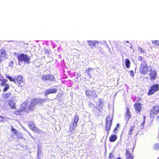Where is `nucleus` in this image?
<instances>
[{"mask_svg": "<svg viewBox=\"0 0 159 159\" xmlns=\"http://www.w3.org/2000/svg\"><path fill=\"white\" fill-rule=\"evenodd\" d=\"M9 88V86L8 84H7L5 86V87L3 89V91L4 92L7 91Z\"/></svg>", "mask_w": 159, "mask_h": 159, "instance_id": "obj_29", "label": "nucleus"}, {"mask_svg": "<svg viewBox=\"0 0 159 159\" xmlns=\"http://www.w3.org/2000/svg\"><path fill=\"white\" fill-rule=\"evenodd\" d=\"M6 51L4 49H0V63L6 58Z\"/></svg>", "mask_w": 159, "mask_h": 159, "instance_id": "obj_12", "label": "nucleus"}, {"mask_svg": "<svg viewBox=\"0 0 159 159\" xmlns=\"http://www.w3.org/2000/svg\"><path fill=\"white\" fill-rule=\"evenodd\" d=\"M17 58L19 62H24L27 64L30 63V57L27 54L20 53L17 56Z\"/></svg>", "mask_w": 159, "mask_h": 159, "instance_id": "obj_3", "label": "nucleus"}, {"mask_svg": "<svg viewBox=\"0 0 159 159\" xmlns=\"http://www.w3.org/2000/svg\"><path fill=\"white\" fill-rule=\"evenodd\" d=\"M117 139V136L115 135H113L110 136L109 140L111 142H113L116 141Z\"/></svg>", "mask_w": 159, "mask_h": 159, "instance_id": "obj_20", "label": "nucleus"}, {"mask_svg": "<svg viewBox=\"0 0 159 159\" xmlns=\"http://www.w3.org/2000/svg\"><path fill=\"white\" fill-rule=\"evenodd\" d=\"M134 107L135 110L137 112H139V103H136L134 105Z\"/></svg>", "mask_w": 159, "mask_h": 159, "instance_id": "obj_24", "label": "nucleus"}, {"mask_svg": "<svg viewBox=\"0 0 159 159\" xmlns=\"http://www.w3.org/2000/svg\"><path fill=\"white\" fill-rule=\"evenodd\" d=\"M12 63L13 64V61H12Z\"/></svg>", "mask_w": 159, "mask_h": 159, "instance_id": "obj_42", "label": "nucleus"}, {"mask_svg": "<svg viewBox=\"0 0 159 159\" xmlns=\"http://www.w3.org/2000/svg\"><path fill=\"white\" fill-rule=\"evenodd\" d=\"M159 112V107L154 106L150 111V116L151 118H153L156 116Z\"/></svg>", "mask_w": 159, "mask_h": 159, "instance_id": "obj_6", "label": "nucleus"}, {"mask_svg": "<svg viewBox=\"0 0 159 159\" xmlns=\"http://www.w3.org/2000/svg\"><path fill=\"white\" fill-rule=\"evenodd\" d=\"M11 95L10 93H7L4 94L3 97L5 98H7L10 97Z\"/></svg>", "mask_w": 159, "mask_h": 159, "instance_id": "obj_30", "label": "nucleus"}, {"mask_svg": "<svg viewBox=\"0 0 159 159\" xmlns=\"http://www.w3.org/2000/svg\"><path fill=\"white\" fill-rule=\"evenodd\" d=\"M117 159H122L120 157H117Z\"/></svg>", "mask_w": 159, "mask_h": 159, "instance_id": "obj_39", "label": "nucleus"}, {"mask_svg": "<svg viewBox=\"0 0 159 159\" xmlns=\"http://www.w3.org/2000/svg\"><path fill=\"white\" fill-rule=\"evenodd\" d=\"M85 93L86 95L89 97L92 96L95 98H97L98 97V95L94 90H88L86 91Z\"/></svg>", "mask_w": 159, "mask_h": 159, "instance_id": "obj_11", "label": "nucleus"}, {"mask_svg": "<svg viewBox=\"0 0 159 159\" xmlns=\"http://www.w3.org/2000/svg\"><path fill=\"white\" fill-rule=\"evenodd\" d=\"M2 82L0 83V85L2 86H4L6 85L7 84L6 83L7 82V80L6 79H4L2 80Z\"/></svg>", "mask_w": 159, "mask_h": 159, "instance_id": "obj_27", "label": "nucleus"}, {"mask_svg": "<svg viewBox=\"0 0 159 159\" xmlns=\"http://www.w3.org/2000/svg\"><path fill=\"white\" fill-rule=\"evenodd\" d=\"M125 42H126V43H129V41H126Z\"/></svg>", "mask_w": 159, "mask_h": 159, "instance_id": "obj_41", "label": "nucleus"}, {"mask_svg": "<svg viewBox=\"0 0 159 159\" xmlns=\"http://www.w3.org/2000/svg\"><path fill=\"white\" fill-rule=\"evenodd\" d=\"M131 114L129 111V108L127 107L126 109V112L125 114V118L127 120H129L131 117Z\"/></svg>", "mask_w": 159, "mask_h": 159, "instance_id": "obj_14", "label": "nucleus"}, {"mask_svg": "<svg viewBox=\"0 0 159 159\" xmlns=\"http://www.w3.org/2000/svg\"><path fill=\"white\" fill-rule=\"evenodd\" d=\"M156 120L158 121L159 122V115L157 117Z\"/></svg>", "mask_w": 159, "mask_h": 159, "instance_id": "obj_38", "label": "nucleus"}, {"mask_svg": "<svg viewBox=\"0 0 159 159\" xmlns=\"http://www.w3.org/2000/svg\"><path fill=\"white\" fill-rule=\"evenodd\" d=\"M150 79L151 80H154L157 76L156 72L154 71H151L150 74Z\"/></svg>", "mask_w": 159, "mask_h": 159, "instance_id": "obj_16", "label": "nucleus"}, {"mask_svg": "<svg viewBox=\"0 0 159 159\" xmlns=\"http://www.w3.org/2000/svg\"><path fill=\"white\" fill-rule=\"evenodd\" d=\"M140 50L141 52H142V53H144L145 52V51L144 50H143L141 48H140Z\"/></svg>", "mask_w": 159, "mask_h": 159, "instance_id": "obj_36", "label": "nucleus"}, {"mask_svg": "<svg viewBox=\"0 0 159 159\" xmlns=\"http://www.w3.org/2000/svg\"><path fill=\"white\" fill-rule=\"evenodd\" d=\"M108 158L109 159H116V157L113 153H110L109 155Z\"/></svg>", "mask_w": 159, "mask_h": 159, "instance_id": "obj_26", "label": "nucleus"}, {"mask_svg": "<svg viewBox=\"0 0 159 159\" xmlns=\"http://www.w3.org/2000/svg\"><path fill=\"white\" fill-rule=\"evenodd\" d=\"M8 105L10 107L11 109H16V103L12 100H10L8 102Z\"/></svg>", "mask_w": 159, "mask_h": 159, "instance_id": "obj_18", "label": "nucleus"}, {"mask_svg": "<svg viewBox=\"0 0 159 159\" xmlns=\"http://www.w3.org/2000/svg\"><path fill=\"white\" fill-rule=\"evenodd\" d=\"M159 85L158 84H154L151 86L148 91V94L151 95L154 94L159 90Z\"/></svg>", "mask_w": 159, "mask_h": 159, "instance_id": "obj_4", "label": "nucleus"}, {"mask_svg": "<svg viewBox=\"0 0 159 159\" xmlns=\"http://www.w3.org/2000/svg\"><path fill=\"white\" fill-rule=\"evenodd\" d=\"M57 89L56 88L50 89L47 90L45 92V95L47 96L50 94L55 93L57 92Z\"/></svg>", "mask_w": 159, "mask_h": 159, "instance_id": "obj_13", "label": "nucleus"}, {"mask_svg": "<svg viewBox=\"0 0 159 159\" xmlns=\"http://www.w3.org/2000/svg\"><path fill=\"white\" fill-rule=\"evenodd\" d=\"M93 68H89L85 70V71L87 73V75L90 78H92V75L93 73Z\"/></svg>", "mask_w": 159, "mask_h": 159, "instance_id": "obj_17", "label": "nucleus"}, {"mask_svg": "<svg viewBox=\"0 0 159 159\" xmlns=\"http://www.w3.org/2000/svg\"><path fill=\"white\" fill-rule=\"evenodd\" d=\"M152 43L156 45H159V40H153L152 41Z\"/></svg>", "mask_w": 159, "mask_h": 159, "instance_id": "obj_31", "label": "nucleus"}, {"mask_svg": "<svg viewBox=\"0 0 159 159\" xmlns=\"http://www.w3.org/2000/svg\"><path fill=\"white\" fill-rule=\"evenodd\" d=\"M46 100V99H41L34 98L33 99L31 102L30 103V105L28 107V109L27 110V112H28L30 111H32L36 107V105L39 103H41L43 102H44Z\"/></svg>", "mask_w": 159, "mask_h": 159, "instance_id": "obj_1", "label": "nucleus"}, {"mask_svg": "<svg viewBox=\"0 0 159 159\" xmlns=\"http://www.w3.org/2000/svg\"><path fill=\"white\" fill-rule=\"evenodd\" d=\"M154 149L155 150L158 149H159V144H156L154 145Z\"/></svg>", "mask_w": 159, "mask_h": 159, "instance_id": "obj_32", "label": "nucleus"}, {"mask_svg": "<svg viewBox=\"0 0 159 159\" xmlns=\"http://www.w3.org/2000/svg\"><path fill=\"white\" fill-rule=\"evenodd\" d=\"M118 132V130H114L113 132L115 133H117Z\"/></svg>", "mask_w": 159, "mask_h": 159, "instance_id": "obj_37", "label": "nucleus"}, {"mask_svg": "<svg viewBox=\"0 0 159 159\" xmlns=\"http://www.w3.org/2000/svg\"><path fill=\"white\" fill-rule=\"evenodd\" d=\"M79 116L75 114L74 117L73 121H72V124L70 125V129H75L77 125V123L79 120Z\"/></svg>", "mask_w": 159, "mask_h": 159, "instance_id": "obj_10", "label": "nucleus"}, {"mask_svg": "<svg viewBox=\"0 0 159 159\" xmlns=\"http://www.w3.org/2000/svg\"><path fill=\"white\" fill-rule=\"evenodd\" d=\"M133 152V148H127L126 149L125 155L126 156V159H134V155L132 154Z\"/></svg>", "mask_w": 159, "mask_h": 159, "instance_id": "obj_9", "label": "nucleus"}, {"mask_svg": "<svg viewBox=\"0 0 159 159\" xmlns=\"http://www.w3.org/2000/svg\"><path fill=\"white\" fill-rule=\"evenodd\" d=\"M6 78L8 79L10 81L14 82V81H15V78H13L9 75H6Z\"/></svg>", "mask_w": 159, "mask_h": 159, "instance_id": "obj_28", "label": "nucleus"}, {"mask_svg": "<svg viewBox=\"0 0 159 159\" xmlns=\"http://www.w3.org/2000/svg\"><path fill=\"white\" fill-rule=\"evenodd\" d=\"M158 159H159V158Z\"/></svg>", "mask_w": 159, "mask_h": 159, "instance_id": "obj_45", "label": "nucleus"}, {"mask_svg": "<svg viewBox=\"0 0 159 159\" xmlns=\"http://www.w3.org/2000/svg\"><path fill=\"white\" fill-rule=\"evenodd\" d=\"M113 116L112 115L108 116L106 118L105 128L106 129H110L112 124Z\"/></svg>", "mask_w": 159, "mask_h": 159, "instance_id": "obj_7", "label": "nucleus"}, {"mask_svg": "<svg viewBox=\"0 0 159 159\" xmlns=\"http://www.w3.org/2000/svg\"><path fill=\"white\" fill-rule=\"evenodd\" d=\"M41 80L44 81H55V79L54 76L51 74H43L41 77Z\"/></svg>", "mask_w": 159, "mask_h": 159, "instance_id": "obj_5", "label": "nucleus"}, {"mask_svg": "<svg viewBox=\"0 0 159 159\" xmlns=\"http://www.w3.org/2000/svg\"><path fill=\"white\" fill-rule=\"evenodd\" d=\"M140 61H141L140 67V72L141 74H145L148 71V67L145 61L141 57H140Z\"/></svg>", "mask_w": 159, "mask_h": 159, "instance_id": "obj_2", "label": "nucleus"}, {"mask_svg": "<svg viewBox=\"0 0 159 159\" xmlns=\"http://www.w3.org/2000/svg\"><path fill=\"white\" fill-rule=\"evenodd\" d=\"M87 42L89 46L92 47V48L95 47L96 46V44L97 43H98L96 41L88 40L87 41Z\"/></svg>", "mask_w": 159, "mask_h": 159, "instance_id": "obj_15", "label": "nucleus"}, {"mask_svg": "<svg viewBox=\"0 0 159 159\" xmlns=\"http://www.w3.org/2000/svg\"><path fill=\"white\" fill-rule=\"evenodd\" d=\"M23 111V109L17 110L14 112V114L16 115H19Z\"/></svg>", "mask_w": 159, "mask_h": 159, "instance_id": "obj_25", "label": "nucleus"}, {"mask_svg": "<svg viewBox=\"0 0 159 159\" xmlns=\"http://www.w3.org/2000/svg\"><path fill=\"white\" fill-rule=\"evenodd\" d=\"M125 64L126 67L127 68H129L130 67V62L128 59H126L125 60Z\"/></svg>", "mask_w": 159, "mask_h": 159, "instance_id": "obj_23", "label": "nucleus"}, {"mask_svg": "<svg viewBox=\"0 0 159 159\" xmlns=\"http://www.w3.org/2000/svg\"><path fill=\"white\" fill-rule=\"evenodd\" d=\"M4 117L0 116V122H2L4 121Z\"/></svg>", "mask_w": 159, "mask_h": 159, "instance_id": "obj_33", "label": "nucleus"}, {"mask_svg": "<svg viewBox=\"0 0 159 159\" xmlns=\"http://www.w3.org/2000/svg\"><path fill=\"white\" fill-rule=\"evenodd\" d=\"M13 129V128H12V129Z\"/></svg>", "mask_w": 159, "mask_h": 159, "instance_id": "obj_44", "label": "nucleus"}, {"mask_svg": "<svg viewBox=\"0 0 159 159\" xmlns=\"http://www.w3.org/2000/svg\"><path fill=\"white\" fill-rule=\"evenodd\" d=\"M99 104L98 105V106H97V107H98V109L100 110V109H102L104 105L103 102L100 99H98Z\"/></svg>", "mask_w": 159, "mask_h": 159, "instance_id": "obj_19", "label": "nucleus"}, {"mask_svg": "<svg viewBox=\"0 0 159 159\" xmlns=\"http://www.w3.org/2000/svg\"><path fill=\"white\" fill-rule=\"evenodd\" d=\"M99 50H101L102 49V48H101V47H99Z\"/></svg>", "mask_w": 159, "mask_h": 159, "instance_id": "obj_40", "label": "nucleus"}, {"mask_svg": "<svg viewBox=\"0 0 159 159\" xmlns=\"http://www.w3.org/2000/svg\"><path fill=\"white\" fill-rule=\"evenodd\" d=\"M131 72H133V71H131Z\"/></svg>", "mask_w": 159, "mask_h": 159, "instance_id": "obj_43", "label": "nucleus"}, {"mask_svg": "<svg viewBox=\"0 0 159 159\" xmlns=\"http://www.w3.org/2000/svg\"><path fill=\"white\" fill-rule=\"evenodd\" d=\"M29 128L30 129H35V126L34 124L32 122H30L28 124Z\"/></svg>", "mask_w": 159, "mask_h": 159, "instance_id": "obj_22", "label": "nucleus"}, {"mask_svg": "<svg viewBox=\"0 0 159 159\" xmlns=\"http://www.w3.org/2000/svg\"><path fill=\"white\" fill-rule=\"evenodd\" d=\"M14 83L19 86H22L23 84H24L22 77L20 75L16 76Z\"/></svg>", "mask_w": 159, "mask_h": 159, "instance_id": "obj_8", "label": "nucleus"}, {"mask_svg": "<svg viewBox=\"0 0 159 159\" xmlns=\"http://www.w3.org/2000/svg\"><path fill=\"white\" fill-rule=\"evenodd\" d=\"M119 127V124L118 123L116 124V127L114 128V129H117Z\"/></svg>", "mask_w": 159, "mask_h": 159, "instance_id": "obj_35", "label": "nucleus"}, {"mask_svg": "<svg viewBox=\"0 0 159 159\" xmlns=\"http://www.w3.org/2000/svg\"><path fill=\"white\" fill-rule=\"evenodd\" d=\"M145 116H143V122L141 123V125L143 126L145 124Z\"/></svg>", "mask_w": 159, "mask_h": 159, "instance_id": "obj_34", "label": "nucleus"}, {"mask_svg": "<svg viewBox=\"0 0 159 159\" xmlns=\"http://www.w3.org/2000/svg\"><path fill=\"white\" fill-rule=\"evenodd\" d=\"M12 131L13 134H15V135L18 138H20L21 136L20 135V134L16 131V130H11Z\"/></svg>", "mask_w": 159, "mask_h": 159, "instance_id": "obj_21", "label": "nucleus"}]
</instances>
